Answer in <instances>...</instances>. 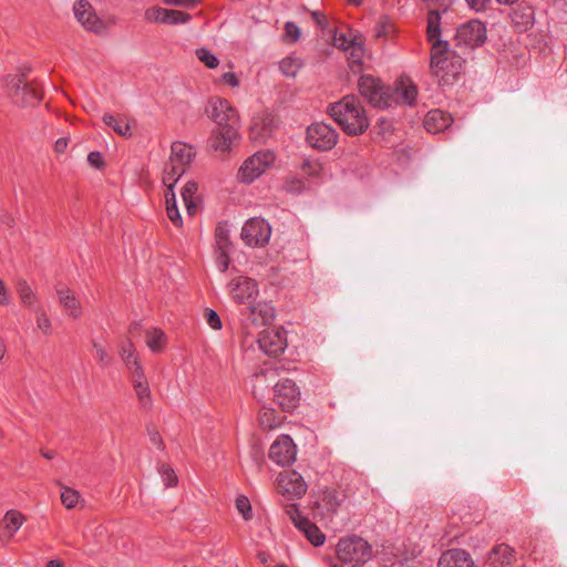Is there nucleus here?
Returning <instances> with one entry per match:
<instances>
[{"label":"nucleus","mask_w":567,"mask_h":567,"mask_svg":"<svg viewBox=\"0 0 567 567\" xmlns=\"http://www.w3.org/2000/svg\"><path fill=\"white\" fill-rule=\"evenodd\" d=\"M329 114L350 136L363 134L369 127L364 107L355 95H347L329 106Z\"/></svg>","instance_id":"nucleus-1"},{"label":"nucleus","mask_w":567,"mask_h":567,"mask_svg":"<svg viewBox=\"0 0 567 567\" xmlns=\"http://www.w3.org/2000/svg\"><path fill=\"white\" fill-rule=\"evenodd\" d=\"M431 49L430 68L441 85H452L463 70V60L450 52L449 42L437 37Z\"/></svg>","instance_id":"nucleus-2"},{"label":"nucleus","mask_w":567,"mask_h":567,"mask_svg":"<svg viewBox=\"0 0 567 567\" xmlns=\"http://www.w3.org/2000/svg\"><path fill=\"white\" fill-rule=\"evenodd\" d=\"M195 155L196 152L192 145L181 141L174 142L171 146L168 163L164 169L163 183L175 186L194 161Z\"/></svg>","instance_id":"nucleus-3"},{"label":"nucleus","mask_w":567,"mask_h":567,"mask_svg":"<svg viewBox=\"0 0 567 567\" xmlns=\"http://www.w3.org/2000/svg\"><path fill=\"white\" fill-rule=\"evenodd\" d=\"M336 551L338 559L350 567H360L372 558L371 545L357 535L341 538Z\"/></svg>","instance_id":"nucleus-4"},{"label":"nucleus","mask_w":567,"mask_h":567,"mask_svg":"<svg viewBox=\"0 0 567 567\" xmlns=\"http://www.w3.org/2000/svg\"><path fill=\"white\" fill-rule=\"evenodd\" d=\"M28 71L29 69H25L20 74L8 75L4 80L6 87L13 103L21 107L34 106L41 100L38 87L24 81Z\"/></svg>","instance_id":"nucleus-5"},{"label":"nucleus","mask_w":567,"mask_h":567,"mask_svg":"<svg viewBox=\"0 0 567 567\" xmlns=\"http://www.w3.org/2000/svg\"><path fill=\"white\" fill-rule=\"evenodd\" d=\"M359 92L369 104L378 109L392 106L391 87L385 86L372 75H362L358 83Z\"/></svg>","instance_id":"nucleus-6"},{"label":"nucleus","mask_w":567,"mask_h":567,"mask_svg":"<svg viewBox=\"0 0 567 567\" xmlns=\"http://www.w3.org/2000/svg\"><path fill=\"white\" fill-rule=\"evenodd\" d=\"M276 162V154L270 150L259 151L248 157L238 169L237 177L245 184L252 183Z\"/></svg>","instance_id":"nucleus-7"},{"label":"nucleus","mask_w":567,"mask_h":567,"mask_svg":"<svg viewBox=\"0 0 567 567\" xmlns=\"http://www.w3.org/2000/svg\"><path fill=\"white\" fill-rule=\"evenodd\" d=\"M241 239L250 247H262L268 244L271 227L264 218L255 217L247 220L241 228Z\"/></svg>","instance_id":"nucleus-8"},{"label":"nucleus","mask_w":567,"mask_h":567,"mask_svg":"<svg viewBox=\"0 0 567 567\" xmlns=\"http://www.w3.org/2000/svg\"><path fill=\"white\" fill-rule=\"evenodd\" d=\"M338 132L330 125L323 122L311 124L307 128L308 144L319 151H330L338 142Z\"/></svg>","instance_id":"nucleus-9"},{"label":"nucleus","mask_w":567,"mask_h":567,"mask_svg":"<svg viewBox=\"0 0 567 567\" xmlns=\"http://www.w3.org/2000/svg\"><path fill=\"white\" fill-rule=\"evenodd\" d=\"M231 299L237 303H251L259 295V287L255 279L247 276H236L227 284Z\"/></svg>","instance_id":"nucleus-10"},{"label":"nucleus","mask_w":567,"mask_h":567,"mask_svg":"<svg viewBox=\"0 0 567 567\" xmlns=\"http://www.w3.org/2000/svg\"><path fill=\"white\" fill-rule=\"evenodd\" d=\"M487 38L486 27L480 20H470L461 24L455 34L458 45L476 48L482 45Z\"/></svg>","instance_id":"nucleus-11"},{"label":"nucleus","mask_w":567,"mask_h":567,"mask_svg":"<svg viewBox=\"0 0 567 567\" xmlns=\"http://www.w3.org/2000/svg\"><path fill=\"white\" fill-rule=\"evenodd\" d=\"M207 112L218 127L239 126V117L236 110L225 99H212Z\"/></svg>","instance_id":"nucleus-12"},{"label":"nucleus","mask_w":567,"mask_h":567,"mask_svg":"<svg viewBox=\"0 0 567 567\" xmlns=\"http://www.w3.org/2000/svg\"><path fill=\"white\" fill-rule=\"evenodd\" d=\"M427 8V40L433 41L441 37L442 16L447 13L453 4V0H424Z\"/></svg>","instance_id":"nucleus-13"},{"label":"nucleus","mask_w":567,"mask_h":567,"mask_svg":"<svg viewBox=\"0 0 567 567\" xmlns=\"http://www.w3.org/2000/svg\"><path fill=\"white\" fill-rule=\"evenodd\" d=\"M274 395L284 411H292L299 403L300 391L290 379L278 381L274 386Z\"/></svg>","instance_id":"nucleus-14"},{"label":"nucleus","mask_w":567,"mask_h":567,"mask_svg":"<svg viewBox=\"0 0 567 567\" xmlns=\"http://www.w3.org/2000/svg\"><path fill=\"white\" fill-rule=\"evenodd\" d=\"M296 455V445L289 435H280L269 449L270 460L280 466L291 464Z\"/></svg>","instance_id":"nucleus-15"},{"label":"nucleus","mask_w":567,"mask_h":567,"mask_svg":"<svg viewBox=\"0 0 567 567\" xmlns=\"http://www.w3.org/2000/svg\"><path fill=\"white\" fill-rule=\"evenodd\" d=\"M279 491L290 498H300L307 492V484L303 477L296 471L287 470L278 476Z\"/></svg>","instance_id":"nucleus-16"},{"label":"nucleus","mask_w":567,"mask_h":567,"mask_svg":"<svg viewBox=\"0 0 567 567\" xmlns=\"http://www.w3.org/2000/svg\"><path fill=\"white\" fill-rule=\"evenodd\" d=\"M145 20L148 22L168 25L184 24L190 21V16L179 10L152 7L145 11Z\"/></svg>","instance_id":"nucleus-17"},{"label":"nucleus","mask_w":567,"mask_h":567,"mask_svg":"<svg viewBox=\"0 0 567 567\" xmlns=\"http://www.w3.org/2000/svg\"><path fill=\"white\" fill-rule=\"evenodd\" d=\"M258 344L260 350L266 354L277 357L285 351L287 339L282 331L271 328L260 333Z\"/></svg>","instance_id":"nucleus-18"},{"label":"nucleus","mask_w":567,"mask_h":567,"mask_svg":"<svg viewBox=\"0 0 567 567\" xmlns=\"http://www.w3.org/2000/svg\"><path fill=\"white\" fill-rule=\"evenodd\" d=\"M275 318V309L267 302L249 303L245 315V326L247 328H260L269 324Z\"/></svg>","instance_id":"nucleus-19"},{"label":"nucleus","mask_w":567,"mask_h":567,"mask_svg":"<svg viewBox=\"0 0 567 567\" xmlns=\"http://www.w3.org/2000/svg\"><path fill=\"white\" fill-rule=\"evenodd\" d=\"M76 20L91 32L100 33L104 30L103 22L99 19L87 0H78L73 7Z\"/></svg>","instance_id":"nucleus-20"},{"label":"nucleus","mask_w":567,"mask_h":567,"mask_svg":"<svg viewBox=\"0 0 567 567\" xmlns=\"http://www.w3.org/2000/svg\"><path fill=\"white\" fill-rule=\"evenodd\" d=\"M55 293L59 305L66 316L73 319H80L83 316V307L73 290L65 285H58Z\"/></svg>","instance_id":"nucleus-21"},{"label":"nucleus","mask_w":567,"mask_h":567,"mask_svg":"<svg viewBox=\"0 0 567 567\" xmlns=\"http://www.w3.org/2000/svg\"><path fill=\"white\" fill-rule=\"evenodd\" d=\"M238 128L239 126L218 127L210 137L212 148L223 153L228 152L233 144L239 140Z\"/></svg>","instance_id":"nucleus-22"},{"label":"nucleus","mask_w":567,"mask_h":567,"mask_svg":"<svg viewBox=\"0 0 567 567\" xmlns=\"http://www.w3.org/2000/svg\"><path fill=\"white\" fill-rule=\"evenodd\" d=\"M392 105L405 104L412 105L417 95L416 86L410 80H401L394 89H391Z\"/></svg>","instance_id":"nucleus-23"},{"label":"nucleus","mask_w":567,"mask_h":567,"mask_svg":"<svg viewBox=\"0 0 567 567\" xmlns=\"http://www.w3.org/2000/svg\"><path fill=\"white\" fill-rule=\"evenodd\" d=\"M452 116L442 110H431L424 118V128L432 134L440 133L450 127Z\"/></svg>","instance_id":"nucleus-24"},{"label":"nucleus","mask_w":567,"mask_h":567,"mask_svg":"<svg viewBox=\"0 0 567 567\" xmlns=\"http://www.w3.org/2000/svg\"><path fill=\"white\" fill-rule=\"evenodd\" d=\"M474 563L468 553L463 549H450L442 554L439 567H473Z\"/></svg>","instance_id":"nucleus-25"},{"label":"nucleus","mask_w":567,"mask_h":567,"mask_svg":"<svg viewBox=\"0 0 567 567\" xmlns=\"http://www.w3.org/2000/svg\"><path fill=\"white\" fill-rule=\"evenodd\" d=\"M515 559L514 549L506 544L495 546L488 557L492 567H512Z\"/></svg>","instance_id":"nucleus-26"},{"label":"nucleus","mask_w":567,"mask_h":567,"mask_svg":"<svg viewBox=\"0 0 567 567\" xmlns=\"http://www.w3.org/2000/svg\"><path fill=\"white\" fill-rule=\"evenodd\" d=\"M274 118L269 114L257 116L250 126V137L265 142L272 133Z\"/></svg>","instance_id":"nucleus-27"},{"label":"nucleus","mask_w":567,"mask_h":567,"mask_svg":"<svg viewBox=\"0 0 567 567\" xmlns=\"http://www.w3.org/2000/svg\"><path fill=\"white\" fill-rule=\"evenodd\" d=\"M132 382L141 405L144 409H148L152 405V398L148 382L144 373H140L136 374L135 377H132Z\"/></svg>","instance_id":"nucleus-28"},{"label":"nucleus","mask_w":567,"mask_h":567,"mask_svg":"<svg viewBox=\"0 0 567 567\" xmlns=\"http://www.w3.org/2000/svg\"><path fill=\"white\" fill-rule=\"evenodd\" d=\"M167 189L165 192V202H166V214L168 219L176 227H182L183 219L181 213L177 208L176 195L174 193V186L166 185Z\"/></svg>","instance_id":"nucleus-29"},{"label":"nucleus","mask_w":567,"mask_h":567,"mask_svg":"<svg viewBox=\"0 0 567 567\" xmlns=\"http://www.w3.org/2000/svg\"><path fill=\"white\" fill-rule=\"evenodd\" d=\"M17 292L21 300V303L32 311L37 309L38 297L31 286L23 279L17 282Z\"/></svg>","instance_id":"nucleus-30"},{"label":"nucleus","mask_w":567,"mask_h":567,"mask_svg":"<svg viewBox=\"0 0 567 567\" xmlns=\"http://www.w3.org/2000/svg\"><path fill=\"white\" fill-rule=\"evenodd\" d=\"M298 529L306 536V538L316 547L324 544L326 536L319 527L310 520L303 522Z\"/></svg>","instance_id":"nucleus-31"},{"label":"nucleus","mask_w":567,"mask_h":567,"mask_svg":"<svg viewBox=\"0 0 567 567\" xmlns=\"http://www.w3.org/2000/svg\"><path fill=\"white\" fill-rule=\"evenodd\" d=\"M146 344L153 352H161L166 344V337L163 330L157 328H147L145 330Z\"/></svg>","instance_id":"nucleus-32"},{"label":"nucleus","mask_w":567,"mask_h":567,"mask_svg":"<svg viewBox=\"0 0 567 567\" xmlns=\"http://www.w3.org/2000/svg\"><path fill=\"white\" fill-rule=\"evenodd\" d=\"M344 501V495L338 491L329 489L323 493L321 505L331 513L336 514Z\"/></svg>","instance_id":"nucleus-33"},{"label":"nucleus","mask_w":567,"mask_h":567,"mask_svg":"<svg viewBox=\"0 0 567 567\" xmlns=\"http://www.w3.org/2000/svg\"><path fill=\"white\" fill-rule=\"evenodd\" d=\"M197 190H198V185H197V183H195L193 181L187 182L184 185L183 190H182V198L186 206L187 213L189 215L195 214V212L197 209V205H196Z\"/></svg>","instance_id":"nucleus-34"},{"label":"nucleus","mask_w":567,"mask_h":567,"mask_svg":"<svg viewBox=\"0 0 567 567\" xmlns=\"http://www.w3.org/2000/svg\"><path fill=\"white\" fill-rule=\"evenodd\" d=\"M24 517L21 513L9 511L3 518V528L8 533V538H11L22 526Z\"/></svg>","instance_id":"nucleus-35"},{"label":"nucleus","mask_w":567,"mask_h":567,"mask_svg":"<svg viewBox=\"0 0 567 567\" xmlns=\"http://www.w3.org/2000/svg\"><path fill=\"white\" fill-rule=\"evenodd\" d=\"M302 66V61L298 56H286L279 63L280 72L288 78H295Z\"/></svg>","instance_id":"nucleus-36"},{"label":"nucleus","mask_w":567,"mask_h":567,"mask_svg":"<svg viewBox=\"0 0 567 567\" xmlns=\"http://www.w3.org/2000/svg\"><path fill=\"white\" fill-rule=\"evenodd\" d=\"M216 251H230L229 229L226 224H218L215 229Z\"/></svg>","instance_id":"nucleus-37"},{"label":"nucleus","mask_w":567,"mask_h":567,"mask_svg":"<svg viewBox=\"0 0 567 567\" xmlns=\"http://www.w3.org/2000/svg\"><path fill=\"white\" fill-rule=\"evenodd\" d=\"M259 423L265 430H272L280 425L281 420L272 409L261 408L259 412Z\"/></svg>","instance_id":"nucleus-38"},{"label":"nucleus","mask_w":567,"mask_h":567,"mask_svg":"<svg viewBox=\"0 0 567 567\" xmlns=\"http://www.w3.org/2000/svg\"><path fill=\"white\" fill-rule=\"evenodd\" d=\"M346 52L348 54L350 68L352 70H354V68H359L364 55L363 45L358 42L350 43L348 44Z\"/></svg>","instance_id":"nucleus-39"},{"label":"nucleus","mask_w":567,"mask_h":567,"mask_svg":"<svg viewBox=\"0 0 567 567\" xmlns=\"http://www.w3.org/2000/svg\"><path fill=\"white\" fill-rule=\"evenodd\" d=\"M103 123L106 126H110L121 136H127L131 134V126L127 122L123 120L115 118L112 114L103 115Z\"/></svg>","instance_id":"nucleus-40"},{"label":"nucleus","mask_w":567,"mask_h":567,"mask_svg":"<svg viewBox=\"0 0 567 567\" xmlns=\"http://www.w3.org/2000/svg\"><path fill=\"white\" fill-rule=\"evenodd\" d=\"M35 313L37 328L44 334L49 336L52 332V322L42 307L33 310Z\"/></svg>","instance_id":"nucleus-41"},{"label":"nucleus","mask_w":567,"mask_h":567,"mask_svg":"<svg viewBox=\"0 0 567 567\" xmlns=\"http://www.w3.org/2000/svg\"><path fill=\"white\" fill-rule=\"evenodd\" d=\"M301 172L306 176L319 178L322 175L323 167L318 159H305L301 165Z\"/></svg>","instance_id":"nucleus-42"},{"label":"nucleus","mask_w":567,"mask_h":567,"mask_svg":"<svg viewBox=\"0 0 567 567\" xmlns=\"http://www.w3.org/2000/svg\"><path fill=\"white\" fill-rule=\"evenodd\" d=\"M393 31V25L386 17H381L373 29L374 38L377 39L385 38Z\"/></svg>","instance_id":"nucleus-43"},{"label":"nucleus","mask_w":567,"mask_h":567,"mask_svg":"<svg viewBox=\"0 0 567 567\" xmlns=\"http://www.w3.org/2000/svg\"><path fill=\"white\" fill-rule=\"evenodd\" d=\"M236 508L245 520H250L252 518L251 504L246 496L240 495L236 498Z\"/></svg>","instance_id":"nucleus-44"},{"label":"nucleus","mask_w":567,"mask_h":567,"mask_svg":"<svg viewBox=\"0 0 567 567\" xmlns=\"http://www.w3.org/2000/svg\"><path fill=\"white\" fill-rule=\"evenodd\" d=\"M196 56L209 69H215L219 63L218 58L205 48L198 49Z\"/></svg>","instance_id":"nucleus-45"},{"label":"nucleus","mask_w":567,"mask_h":567,"mask_svg":"<svg viewBox=\"0 0 567 567\" xmlns=\"http://www.w3.org/2000/svg\"><path fill=\"white\" fill-rule=\"evenodd\" d=\"M79 493L70 487H63L61 492V502L66 508H73L79 502Z\"/></svg>","instance_id":"nucleus-46"},{"label":"nucleus","mask_w":567,"mask_h":567,"mask_svg":"<svg viewBox=\"0 0 567 567\" xmlns=\"http://www.w3.org/2000/svg\"><path fill=\"white\" fill-rule=\"evenodd\" d=\"M158 472L161 474V477L164 482V485L165 487H173L177 484L178 482V478H177V475L175 474L174 470L172 467H169L168 465H161V467L158 468Z\"/></svg>","instance_id":"nucleus-47"},{"label":"nucleus","mask_w":567,"mask_h":567,"mask_svg":"<svg viewBox=\"0 0 567 567\" xmlns=\"http://www.w3.org/2000/svg\"><path fill=\"white\" fill-rule=\"evenodd\" d=\"M286 514L291 519L293 525L298 528L300 525H303V522H308L309 519L301 515L299 508L296 504H290L286 507Z\"/></svg>","instance_id":"nucleus-48"},{"label":"nucleus","mask_w":567,"mask_h":567,"mask_svg":"<svg viewBox=\"0 0 567 567\" xmlns=\"http://www.w3.org/2000/svg\"><path fill=\"white\" fill-rule=\"evenodd\" d=\"M122 360L124 361L126 368L131 371L132 377L143 373V369L138 362V359H137V355L135 352L133 354H127Z\"/></svg>","instance_id":"nucleus-49"},{"label":"nucleus","mask_w":567,"mask_h":567,"mask_svg":"<svg viewBox=\"0 0 567 567\" xmlns=\"http://www.w3.org/2000/svg\"><path fill=\"white\" fill-rule=\"evenodd\" d=\"M93 348L95 351V357L99 360V362L104 367L109 365L112 360L106 349L102 344L96 342L93 344Z\"/></svg>","instance_id":"nucleus-50"},{"label":"nucleus","mask_w":567,"mask_h":567,"mask_svg":"<svg viewBox=\"0 0 567 567\" xmlns=\"http://www.w3.org/2000/svg\"><path fill=\"white\" fill-rule=\"evenodd\" d=\"M285 37L291 42H296L300 38V29L295 22H287L285 24Z\"/></svg>","instance_id":"nucleus-51"},{"label":"nucleus","mask_w":567,"mask_h":567,"mask_svg":"<svg viewBox=\"0 0 567 567\" xmlns=\"http://www.w3.org/2000/svg\"><path fill=\"white\" fill-rule=\"evenodd\" d=\"M205 317H206V322H207V324H208L212 329H214V330H219V329L221 328V320H220V318H219L218 313H217L215 310H213V309H208V310L206 311Z\"/></svg>","instance_id":"nucleus-52"},{"label":"nucleus","mask_w":567,"mask_h":567,"mask_svg":"<svg viewBox=\"0 0 567 567\" xmlns=\"http://www.w3.org/2000/svg\"><path fill=\"white\" fill-rule=\"evenodd\" d=\"M229 252L216 251V265L221 272H225L229 267Z\"/></svg>","instance_id":"nucleus-53"},{"label":"nucleus","mask_w":567,"mask_h":567,"mask_svg":"<svg viewBox=\"0 0 567 567\" xmlns=\"http://www.w3.org/2000/svg\"><path fill=\"white\" fill-rule=\"evenodd\" d=\"M163 2L167 6L194 8L200 2V0H163Z\"/></svg>","instance_id":"nucleus-54"},{"label":"nucleus","mask_w":567,"mask_h":567,"mask_svg":"<svg viewBox=\"0 0 567 567\" xmlns=\"http://www.w3.org/2000/svg\"><path fill=\"white\" fill-rule=\"evenodd\" d=\"M87 163L95 168H101L103 166V158L100 152H90L87 155Z\"/></svg>","instance_id":"nucleus-55"},{"label":"nucleus","mask_w":567,"mask_h":567,"mask_svg":"<svg viewBox=\"0 0 567 567\" xmlns=\"http://www.w3.org/2000/svg\"><path fill=\"white\" fill-rule=\"evenodd\" d=\"M471 9L480 12L487 9L492 0H466Z\"/></svg>","instance_id":"nucleus-56"},{"label":"nucleus","mask_w":567,"mask_h":567,"mask_svg":"<svg viewBox=\"0 0 567 567\" xmlns=\"http://www.w3.org/2000/svg\"><path fill=\"white\" fill-rule=\"evenodd\" d=\"M223 81H224V83L228 84L231 87H236L239 84L238 79L234 72L224 73Z\"/></svg>","instance_id":"nucleus-57"},{"label":"nucleus","mask_w":567,"mask_h":567,"mask_svg":"<svg viewBox=\"0 0 567 567\" xmlns=\"http://www.w3.org/2000/svg\"><path fill=\"white\" fill-rule=\"evenodd\" d=\"M265 381V374L264 373H259V374H255L254 375V389H252V394L255 398H259L261 396V393L258 392V384H261L264 383Z\"/></svg>","instance_id":"nucleus-58"},{"label":"nucleus","mask_w":567,"mask_h":567,"mask_svg":"<svg viewBox=\"0 0 567 567\" xmlns=\"http://www.w3.org/2000/svg\"><path fill=\"white\" fill-rule=\"evenodd\" d=\"M305 188V185L299 179L287 181V189L291 192H300Z\"/></svg>","instance_id":"nucleus-59"},{"label":"nucleus","mask_w":567,"mask_h":567,"mask_svg":"<svg viewBox=\"0 0 567 567\" xmlns=\"http://www.w3.org/2000/svg\"><path fill=\"white\" fill-rule=\"evenodd\" d=\"M9 303H10V298H9L7 288L3 284L2 279H0V305L6 306Z\"/></svg>","instance_id":"nucleus-60"},{"label":"nucleus","mask_w":567,"mask_h":567,"mask_svg":"<svg viewBox=\"0 0 567 567\" xmlns=\"http://www.w3.org/2000/svg\"><path fill=\"white\" fill-rule=\"evenodd\" d=\"M135 352V349L133 347V343L131 341L125 342L120 350L121 358H125L127 354H133Z\"/></svg>","instance_id":"nucleus-61"},{"label":"nucleus","mask_w":567,"mask_h":567,"mask_svg":"<svg viewBox=\"0 0 567 567\" xmlns=\"http://www.w3.org/2000/svg\"><path fill=\"white\" fill-rule=\"evenodd\" d=\"M148 435H150V440L151 442L156 445L158 449L162 447V439H161V435L157 431L155 430H151L148 429Z\"/></svg>","instance_id":"nucleus-62"},{"label":"nucleus","mask_w":567,"mask_h":567,"mask_svg":"<svg viewBox=\"0 0 567 567\" xmlns=\"http://www.w3.org/2000/svg\"><path fill=\"white\" fill-rule=\"evenodd\" d=\"M355 41L353 40H349L347 37L344 35H339V37H336V44L341 48L343 51H347V47L348 44L350 43H354Z\"/></svg>","instance_id":"nucleus-63"},{"label":"nucleus","mask_w":567,"mask_h":567,"mask_svg":"<svg viewBox=\"0 0 567 567\" xmlns=\"http://www.w3.org/2000/svg\"><path fill=\"white\" fill-rule=\"evenodd\" d=\"M68 146V142L65 138H59L56 142H55V151L59 152V153H62Z\"/></svg>","instance_id":"nucleus-64"}]
</instances>
